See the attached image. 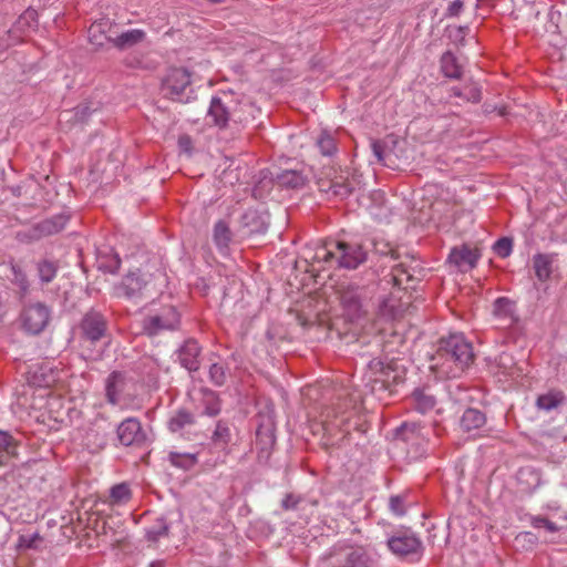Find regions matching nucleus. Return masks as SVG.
I'll return each instance as SVG.
<instances>
[{
  "instance_id": "1",
  "label": "nucleus",
  "mask_w": 567,
  "mask_h": 567,
  "mask_svg": "<svg viewBox=\"0 0 567 567\" xmlns=\"http://www.w3.org/2000/svg\"><path fill=\"white\" fill-rule=\"evenodd\" d=\"M435 363L431 369L439 378H456L474 360V352L470 341L462 333H453L442 341Z\"/></svg>"
},
{
  "instance_id": "2",
  "label": "nucleus",
  "mask_w": 567,
  "mask_h": 567,
  "mask_svg": "<svg viewBox=\"0 0 567 567\" xmlns=\"http://www.w3.org/2000/svg\"><path fill=\"white\" fill-rule=\"evenodd\" d=\"M316 258L324 262L336 258L340 267L354 269L365 260L367 254L358 244L330 241L317 250Z\"/></svg>"
},
{
  "instance_id": "3",
  "label": "nucleus",
  "mask_w": 567,
  "mask_h": 567,
  "mask_svg": "<svg viewBox=\"0 0 567 567\" xmlns=\"http://www.w3.org/2000/svg\"><path fill=\"white\" fill-rule=\"evenodd\" d=\"M319 567H372V560L363 547L337 544L321 558Z\"/></svg>"
},
{
  "instance_id": "4",
  "label": "nucleus",
  "mask_w": 567,
  "mask_h": 567,
  "mask_svg": "<svg viewBox=\"0 0 567 567\" xmlns=\"http://www.w3.org/2000/svg\"><path fill=\"white\" fill-rule=\"evenodd\" d=\"M153 276L137 269L125 275L122 280L113 287V295L117 298H125L137 301L151 291Z\"/></svg>"
},
{
  "instance_id": "5",
  "label": "nucleus",
  "mask_w": 567,
  "mask_h": 567,
  "mask_svg": "<svg viewBox=\"0 0 567 567\" xmlns=\"http://www.w3.org/2000/svg\"><path fill=\"white\" fill-rule=\"evenodd\" d=\"M190 76L186 69H171L163 80L162 90L164 94L173 101L188 102L194 94Z\"/></svg>"
},
{
  "instance_id": "6",
  "label": "nucleus",
  "mask_w": 567,
  "mask_h": 567,
  "mask_svg": "<svg viewBox=\"0 0 567 567\" xmlns=\"http://www.w3.org/2000/svg\"><path fill=\"white\" fill-rule=\"evenodd\" d=\"M364 380L373 393L391 391V385L400 382V378L392 365L384 364L379 360H372L369 363Z\"/></svg>"
},
{
  "instance_id": "7",
  "label": "nucleus",
  "mask_w": 567,
  "mask_h": 567,
  "mask_svg": "<svg viewBox=\"0 0 567 567\" xmlns=\"http://www.w3.org/2000/svg\"><path fill=\"white\" fill-rule=\"evenodd\" d=\"M179 322L181 318L177 310L173 306H165L157 313L143 320V329L147 334L156 336L162 331L178 328Z\"/></svg>"
},
{
  "instance_id": "8",
  "label": "nucleus",
  "mask_w": 567,
  "mask_h": 567,
  "mask_svg": "<svg viewBox=\"0 0 567 567\" xmlns=\"http://www.w3.org/2000/svg\"><path fill=\"white\" fill-rule=\"evenodd\" d=\"M133 382L121 372H113L106 379V399L113 405H122L131 396Z\"/></svg>"
},
{
  "instance_id": "9",
  "label": "nucleus",
  "mask_w": 567,
  "mask_h": 567,
  "mask_svg": "<svg viewBox=\"0 0 567 567\" xmlns=\"http://www.w3.org/2000/svg\"><path fill=\"white\" fill-rule=\"evenodd\" d=\"M50 319L49 309L42 303H34L27 307L22 313L24 329L33 334L40 333Z\"/></svg>"
},
{
  "instance_id": "10",
  "label": "nucleus",
  "mask_w": 567,
  "mask_h": 567,
  "mask_svg": "<svg viewBox=\"0 0 567 567\" xmlns=\"http://www.w3.org/2000/svg\"><path fill=\"white\" fill-rule=\"evenodd\" d=\"M402 290L395 289L382 298L378 306L379 316L385 320H395L405 311L406 303L402 302Z\"/></svg>"
},
{
  "instance_id": "11",
  "label": "nucleus",
  "mask_w": 567,
  "mask_h": 567,
  "mask_svg": "<svg viewBox=\"0 0 567 567\" xmlns=\"http://www.w3.org/2000/svg\"><path fill=\"white\" fill-rule=\"evenodd\" d=\"M117 437L125 446L141 443L145 437L141 422L135 417L125 419L117 426Z\"/></svg>"
},
{
  "instance_id": "12",
  "label": "nucleus",
  "mask_w": 567,
  "mask_h": 567,
  "mask_svg": "<svg viewBox=\"0 0 567 567\" xmlns=\"http://www.w3.org/2000/svg\"><path fill=\"white\" fill-rule=\"evenodd\" d=\"M390 550L399 556L417 554L421 549V542L412 534H399L388 540Z\"/></svg>"
},
{
  "instance_id": "13",
  "label": "nucleus",
  "mask_w": 567,
  "mask_h": 567,
  "mask_svg": "<svg viewBox=\"0 0 567 567\" xmlns=\"http://www.w3.org/2000/svg\"><path fill=\"white\" fill-rule=\"evenodd\" d=\"M85 337L91 341L100 340L106 331V320L100 312H87L81 323Z\"/></svg>"
},
{
  "instance_id": "14",
  "label": "nucleus",
  "mask_w": 567,
  "mask_h": 567,
  "mask_svg": "<svg viewBox=\"0 0 567 567\" xmlns=\"http://www.w3.org/2000/svg\"><path fill=\"white\" fill-rule=\"evenodd\" d=\"M200 347L194 339L186 340L178 349V360L188 371H197L199 368Z\"/></svg>"
},
{
  "instance_id": "15",
  "label": "nucleus",
  "mask_w": 567,
  "mask_h": 567,
  "mask_svg": "<svg viewBox=\"0 0 567 567\" xmlns=\"http://www.w3.org/2000/svg\"><path fill=\"white\" fill-rule=\"evenodd\" d=\"M480 257L481 254L477 249L462 246L451 250L449 260L461 269H472L476 266Z\"/></svg>"
},
{
  "instance_id": "16",
  "label": "nucleus",
  "mask_w": 567,
  "mask_h": 567,
  "mask_svg": "<svg viewBox=\"0 0 567 567\" xmlns=\"http://www.w3.org/2000/svg\"><path fill=\"white\" fill-rule=\"evenodd\" d=\"M111 28L112 23L109 19H101L93 22L87 30L90 43L96 48H102L105 43L109 42L112 43L114 38L109 35Z\"/></svg>"
},
{
  "instance_id": "17",
  "label": "nucleus",
  "mask_w": 567,
  "mask_h": 567,
  "mask_svg": "<svg viewBox=\"0 0 567 567\" xmlns=\"http://www.w3.org/2000/svg\"><path fill=\"white\" fill-rule=\"evenodd\" d=\"M352 412L347 411H328L323 420V429L326 432H332L338 429L344 434L349 433L348 422Z\"/></svg>"
},
{
  "instance_id": "18",
  "label": "nucleus",
  "mask_w": 567,
  "mask_h": 567,
  "mask_svg": "<svg viewBox=\"0 0 567 567\" xmlns=\"http://www.w3.org/2000/svg\"><path fill=\"white\" fill-rule=\"evenodd\" d=\"M207 117L218 127H225L227 125L229 111L220 97L214 96L212 99Z\"/></svg>"
},
{
  "instance_id": "19",
  "label": "nucleus",
  "mask_w": 567,
  "mask_h": 567,
  "mask_svg": "<svg viewBox=\"0 0 567 567\" xmlns=\"http://www.w3.org/2000/svg\"><path fill=\"white\" fill-rule=\"evenodd\" d=\"M146 33L142 29H131L122 32L112 40V44L120 49H128L144 41Z\"/></svg>"
},
{
  "instance_id": "20",
  "label": "nucleus",
  "mask_w": 567,
  "mask_h": 567,
  "mask_svg": "<svg viewBox=\"0 0 567 567\" xmlns=\"http://www.w3.org/2000/svg\"><path fill=\"white\" fill-rule=\"evenodd\" d=\"M554 262V256L548 254H536L533 257V266L535 276L542 282L547 281L553 272L551 266Z\"/></svg>"
},
{
  "instance_id": "21",
  "label": "nucleus",
  "mask_w": 567,
  "mask_h": 567,
  "mask_svg": "<svg viewBox=\"0 0 567 567\" xmlns=\"http://www.w3.org/2000/svg\"><path fill=\"white\" fill-rule=\"evenodd\" d=\"M341 303L350 319L361 316V300L358 290L349 289L341 295Z\"/></svg>"
},
{
  "instance_id": "22",
  "label": "nucleus",
  "mask_w": 567,
  "mask_h": 567,
  "mask_svg": "<svg viewBox=\"0 0 567 567\" xmlns=\"http://www.w3.org/2000/svg\"><path fill=\"white\" fill-rule=\"evenodd\" d=\"M485 415L476 409H467L463 413L460 425L463 431L471 432L482 427L485 424Z\"/></svg>"
},
{
  "instance_id": "23",
  "label": "nucleus",
  "mask_w": 567,
  "mask_h": 567,
  "mask_svg": "<svg viewBox=\"0 0 567 567\" xmlns=\"http://www.w3.org/2000/svg\"><path fill=\"white\" fill-rule=\"evenodd\" d=\"M277 183L286 188H301L306 183L302 173L295 169H287L276 176Z\"/></svg>"
},
{
  "instance_id": "24",
  "label": "nucleus",
  "mask_w": 567,
  "mask_h": 567,
  "mask_svg": "<svg viewBox=\"0 0 567 567\" xmlns=\"http://www.w3.org/2000/svg\"><path fill=\"white\" fill-rule=\"evenodd\" d=\"M213 239L221 252H225L231 240V233L226 221L219 220L214 226Z\"/></svg>"
},
{
  "instance_id": "25",
  "label": "nucleus",
  "mask_w": 567,
  "mask_h": 567,
  "mask_svg": "<svg viewBox=\"0 0 567 567\" xmlns=\"http://www.w3.org/2000/svg\"><path fill=\"white\" fill-rule=\"evenodd\" d=\"M451 92L453 96L463 99L464 101L472 103L480 102L482 97L481 89L474 82L465 84L463 87L453 86L451 89Z\"/></svg>"
},
{
  "instance_id": "26",
  "label": "nucleus",
  "mask_w": 567,
  "mask_h": 567,
  "mask_svg": "<svg viewBox=\"0 0 567 567\" xmlns=\"http://www.w3.org/2000/svg\"><path fill=\"white\" fill-rule=\"evenodd\" d=\"M412 400L415 409L423 414L434 409L436 404L435 398L432 394L427 393L424 389L415 390L412 393Z\"/></svg>"
},
{
  "instance_id": "27",
  "label": "nucleus",
  "mask_w": 567,
  "mask_h": 567,
  "mask_svg": "<svg viewBox=\"0 0 567 567\" xmlns=\"http://www.w3.org/2000/svg\"><path fill=\"white\" fill-rule=\"evenodd\" d=\"M565 400V395L561 391H549L542 394L537 399V408L544 411H551L558 408Z\"/></svg>"
},
{
  "instance_id": "28",
  "label": "nucleus",
  "mask_w": 567,
  "mask_h": 567,
  "mask_svg": "<svg viewBox=\"0 0 567 567\" xmlns=\"http://www.w3.org/2000/svg\"><path fill=\"white\" fill-rule=\"evenodd\" d=\"M216 447L228 452V444L231 441L230 427L225 422H218L212 436Z\"/></svg>"
},
{
  "instance_id": "29",
  "label": "nucleus",
  "mask_w": 567,
  "mask_h": 567,
  "mask_svg": "<svg viewBox=\"0 0 567 567\" xmlns=\"http://www.w3.org/2000/svg\"><path fill=\"white\" fill-rule=\"evenodd\" d=\"M441 70L443 74L451 79H458L462 74L461 65L457 63L455 55L445 52L441 58Z\"/></svg>"
},
{
  "instance_id": "30",
  "label": "nucleus",
  "mask_w": 567,
  "mask_h": 567,
  "mask_svg": "<svg viewBox=\"0 0 567 567\" xmlns=\"http://www.w3.org/2000/svg\"><path fill=\"white\" fill-rule=\"evenodd\" d=\"M17 444L12 436L0 431V465L7 464V462L16 455Z\"/></svg>"
},
{
  "instance_id": "31",
  "label": "nucleus",
  "mask_w": 567,
  "mask_h": 567,
  "mask_svg": "<svg viewBox=\"0 0 567 567\" xmlns=\"http://www.w3.org/2000/svg\"><path fill=\"white\" fill-rule=\"evenodd\" d=\"M138 370L142 375H145L150 379H154L158 375L159 371L162 370V364L159 363L158 359L154 357H144L140 364Z\"/></svg>"
},
{
  "instance_id": "32",
  "label": "nucleus",
  "mask_w": 567,
  "mask_h": 567,
  "mask_svg": "<svg viewBox=\"0 0 567 567\" xmlns=\"http://www.w3.org/2000/svg\"><path fill=\"white\" fill-rule=\"evenodd\" d=\"M317 146L324 156H332L337 152L336 138L327 131L321 132L317 138Z\"/></svg>"
},
{
  "instance_id": "33",
  "label": "nucleus",
  "mask_w": 567,
  "mask_h": 567,
  "mask_svg": "<svg viewBox=\"0 0 567 567\" xmlns=\"http://www.w3.org/2000/svg\"><path fill=\"white\" fill-rule=\"evenodd\" d=\"M275 434L270 427H258L256 432V444L260 446L261 451L268 452L275 444Z\"/></svg>"
},
{
  "instance_id": "34",
  "label": "nucleus",
  "mask_w": 567,
  "mask_h": 567,
  "mask_svg": "<svg viewBox=\"0 0 567 567\" xmlns=\"http://www.w3.org/2000/svg\"><path fill=\"white\" fill-rule=\"evenodd\" d=\"M112 504H126L131 499L130 486L125 483L114 485L110 491Z\"/></svg>"
},
{
  "instance_id": "35",
  "label": "nucleus",
  "mask_w": 567,
  "mask_h": 567,
  "mask_svg": "<svg viewBox=\"0 0 567 567\" xmlns=\"http://www.w3.org/2000/svg\"><path fill=\"white\" fill-rule=\"evenodd\" d=\"M496 369L495 374L497 375H504L505 378H513L515 375L516 368L514 365L513 358L507 353H502L498 357Z\"/></svg>"
},
{
  "instance_id": "36",
  "label": "nucleus",
  "mask_w": 567,
  "mask_h": 567,
  "mask_svg": "<svg viewBox=\"0 0 567 567\" xmlns=\"http://www.w3.org/2000/svg\"><path fill=\"white\" fill-rule=\"evenodd\" d=\"M192 423L193 415L184 410H181L174 416H172L168 426L172 432H178Z\"/></svg>"
},
{
  "instance_id": "37",
  "label": "nucleus",
  "mask_w": 567,
  "mask_h": 567,
  "mask_svg": "<svg viewBox=\"0 0 567 567\" xmlns=\"http://www.w3.org/2000/svg\"><path fill=\"white\" fill-rule=\"evenodd\" d=\"M168 526L164 519H159L154 526L146 529V537L148 540L157 542L161 537L166 536Z\"/></svg>"
},
{
  "instance_id": "38",
  "label": "nucleus",
  "mask_w": 567,
  "mask_h": 567,
  "mask_svg": "<svg viewBox=\"0 0 567 567\" xmlns=\"http://www.w3.org/2000/svg\"><path fill=\"white\" fill-rule=\"evenodd\" d=\"M39 276L43 282H50L56 275V266L52 261L44 260L39 264Z\"/></svg>"
},
{
  "instance_id": "39",
  "label": "nucleus",
  "mask_w": 567,
  "mask_h": 567,
  "mask_svg": "<svg viewBox=\"0 0 567 567\" xmlns=\"http://www.w3.org/2000/svg\"><path fill=\"white\" fill-rule=\"evenodd\" d=\"M41 540L39 533L23 534L19 536L18 547L21 549L38 548V544Z\"/></svg>"
},
{
  "instance_id": "40",
  "label": "nucleus",
  "mask_w": 567,
  "mask_h": 567,
  "mask_svg": "<svg viewBox=\"0 0 567 567\" xmlns=\"http://www.w3.org/2000/svg\"><path fill=\"white\" fill-rule=\"evenodd\" d=\"M495 254L502 258H506L512 254L513 241L507 237L499 238L493 246Z\"/></svg>"
},
{
  "instance_id": "41",
  "label": "nucleus",
  "mask_w": 567,
  "mask_h": 567,
  "mask_svg": "<svg viewBox=\"0 0 567 567\" xmlns=\"http://www.w3.org/2000/svg\"><path fill=\"white\" fill-rule=\"evenodd\" d=\"M209 379L215 385H223L226 381V372L221 364L214 363L209 368Z\"/></svg>"
},
{
  "instance_id": "42",
  "label": "nucleus",
  "mask_w": 567,
  "mask_h": 567,
  "mask_svg": "<svg viewBox=\"0 0 567 567\" xmlns=\"http://www.w3.org/2000/svg\"><path fill=\"white\" fill-rule=\"evenodd\" d=\"M390 511L396 516H403L405 514V498L401 495H394L389 501Z\"/></svg>"
},
{
  "instance_id": "43",
  "label": "nucleus",
  "mask_w": 567,
  "mask_h": 567,
  "mask_svg": "<svg viewBox=\"0 0 567 567\" xmlns=\"http://www.w3.org/2000/svg\"><path fill=\"white\" fill-rule=\"evenodd\" d=\"M207 405L205 408V413L209 416H215L220 411L219 401L216 398L215 393L209 392L206 394Z\"/></svg>"
},
{
  "instance_id": "44",
  "label": "nucleus",
  "mask_w": 567,
  "mask_h": 567,
  "mask_svg": "<svg viewBox=\"0 0 567 567\" xmlns=\"http://www.w3.org/2000/svg\"><path fill=\"white\" fill-rule=\"evenodd\" d=\"M511 301L507 298H497L494 302V313L498 317H506L511 312Z\"/></svg>"
},
{
  "instance_id": "45",
  "label": "nucleus",
  "mask_w": 567,
  "mask_h": 567,
  "mask_svg": "<svg viewBox=\"0 0 567 567\" xmlns=\"http://www.w3.org/2000/svg\"><path fill=\"white\" fill-rule=\"evenodd\" d=\"M330 190L334 196L343 198L350 195L351 187L349 184L333 182L330 186Z\"/></svg>"
},
{
  "instance_id": "46",
  "label": "nucleus",
  "mask_w": 567,
  "mask_h": 567,
  "mask_svg": "<svg viewBox=\"0 0 567 567\" xmlns=\"http://www.w3.org/2000/svg\"><path fill=\"white\" fill-rule=\"evenodd\" d=\"M301 503H302V499L300 497L295 496L293 494H288L282 499L281 505H282L284 509L289 511V509H298L299 505Z\"/></svg>"
},
{
  "instance_id": "47",
  "label": "nucleus",
  "mask_w": 567,
  "mask_h": 567,
  "mask_svg": "<svg viewBox=\"0 0 567 567\" xmlns=\"http://www.w3.org/2000/svg\"><path fill=\"white\" fill-rule=\"evenodd\" d=\"M193 147V142L190 136L182 135L178 138V148L182 153L190 154Z\"/></svg>"
},
{
  "instance_id": "48",
  "label": "nucleus",
  "mask_w": 567,
  "mask_h": 567,
  "mask_svg": "<svg viewBox=\"0 0 567 567\" xmlns=\"http://www.w3.org/2000/svg\"><path fill=\"white\" fill-rule=\"evenodd\" d=\"M463 9V2L461 0H454L449 6V14L450 16H457Z\"/></svg>"
},
{
  "instance_id": "49",
  "label": "nucleus",
  "mask_w": 567,
  "mask_h": 567,
  "mask_svg": "<svg viewBox=\"0 0 567 567\" xmlns=\"http://www.w3.org/2000/svg\"><path fill=\"white\" fill-rule=\"evenodd\" d=\"M371 147H372L373 155L377 157V159L379 162H382L383 161V156H382V154H383V146L381 145V143L378 142V141H373L371 143Z\"/></svg>"
},
{
  "instance_id": "50",
  "label": "nucleus",
  "mask_w": 567,
  "mask_h": 567,
  "mask_svg": "<svg viewBox=\"0 0 567 567\" xmlns=\"http://www.w3.org/2000/svg\"><path fill=\"white\" fill-rule=\"evenodd\" d=\"M51 382H53V379H48L47 377H44V374L42 373V379L41 380H38L37 379V375L34 374V378L31 380V383L37 385V386H50Z\"/></svg>"
},
{
  "instance_id": "51",
  "label": "nucleus",
  "mask_w": 567,
  "mask_h": 567,
  "mask_svg": "<svg viewBox=\"0 0 567 567\" xmlns=\"http://www.w3.org/2000/svg\"><path fill=\"white\" fill-rule=\"evenodd\" d=\"M547 518L543 516H533L530 518V524L535 528H544V525L547 523Z\"/></svg>"
},
{
  "instance_id": "52",
  "label": "nucleus",
  "mask_w": 567,
  "mask_h": 567,
  "mask_svg": "<svg viewBox=\"0 0 567 567\" xmlns=\"http://www.w3.org/2000/svg\"><path fill=\"white\" fill-rule=\"evenodd\" d=\"M516 540L517 542H520V540H526V542H529L532 544H535L536 543V536L529 532H526V533H522L519 534L517 537H516Z\"/></svg>"
},
{
  "instance_id": "53",
  "label": "nucleus",
  "mask_w": 567,
  "mask_h": 567,
  "mask_svg": "<svg viewBox=\"0 0 567 567\" xmlns=\"http://www.w3.org/2000/svg\"><path fill=\"white\" fill-rule=\"evenodd\" d=\"M120 265H121V259L118 258L117 255H115L113 258H112V264L110 266H104L110 272H115L120 269Z\"/></svg>"
},
{
  "instance_id": "54",
  "label": "nucleus",
  "mask_w": 567,
  "mask_h": 567,
  "mask_svg": "<svg viewBox=\"0 0 567 567\" xmlns=\"http://www.w3.org/2000/svg\"><path fill=\"white\" fill-rule=\"evenodd\" d=\"M411 431V433H413L414 431V425L412 426H409L406 424H404L401 429V435L403 437L404 441H409L411 440L410 435L408 434V432Z\"/></svg>"
},
{
  "instance_id": "55",
  "label": "nucleus",
  "mask_w": 567,
  "mask_h": 567,
  "mask_svg": "<svg viewBox=\"0 0 567 567\" xmlns=\"http://www.w3.org/2000/svg\"><path fill=\"white\" fill-rule=\"evenodd\" d=\"M544 528H546L549 533H556L559 530V527L553 523L551 520H547V523L544 525Z\"/></svg>"
},
{
  "instance_id": "56",
  "label": "nucleus",
  "mask_w": 567,
  "mask_h": 567,
  "mask_svg": "<svg viewBox=\"0 0 567 567\" xmlns=\"http://www.w3.org/2000/svg\"><path fill=\"white\" fill-rule=\"evenodd\" d=\"M519 477H523L524 475H533L535 476V480L538 481V475L535 473L532 468H523L518 473Z\"/></svg>"
},
{
  "instance_id": "57",
  "label": "nucleus",
  "mask_w": 567,
  "mask_h": 567,
  "mask_svg": "<svg viewBox=\"0 0 567 567\" xmlns=\"http://www.w3.org/2000/svg\"><path fill=\"white\" fill-rule=\"evenodd\" d=\"M148 567H164V563L162 560L152 561Z\"/></svg>"
}]
</instances>
